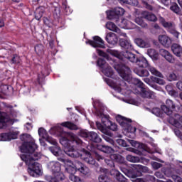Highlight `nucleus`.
<instances>
[{"label": "nucleus", "mask_w": 182, "mask_h": 182, "mask_svg": "<svg viewBox=\"0 0 182 182\" xmlns=\"http://www.w3.org/2000/svg\"><path fill=\"white\" fill-rule=\"evenodd\" d=\"M60 126H63V127H67V129H69L70 130H77V129H79L77 125L70 122H63L61 123Z\"/></svg>", "instance_id": "nucleus-35"}, {"label": "nucleus", "mask_w": 182, "mask_h": 182, "mask_svg": "<svg viewBox=\"0 0 182 182\" xmlns=\"http://www.w3.org/2000/svg\"><path fill=\"white\" fill-rule=\"evenodd\" d=\"M62 7L63 8L66 15H70V14L73 12V11L70 9V7L68 6V3L66 2L63 3Z\"/></svg>", "instance_id": "nucleus-49"}, {"label": "nucleus", "mask_w": 182, "mask_h": 182, "mask_svg": "<svg viewBox=\"0 0 182 182\" xmlns=\"http://www.w3.org/2000/svg\"><path fill=\"white\" fill-rule=\"evenodd\" d=\"M119 43L122 48H124V49H128V50H132L133 49V46L132 45L130 40L121 38L119 40Z\"/></svg>", "instance_id": "nucleus-28"}, {"label": "nucleus", "mask_w": 182, "mask_h": 182, "mask_svg": "<svg viewBox=\"0 0 182 182\" xmlns=\"http://www.w3.org/2000/svg\"><path fill=\"white\" fill-rule=\"evenodd\" d=\"M116 120L122 127L123 130L127 132V137L136 139V128L132 126V119H127V118L118 115L116 117Z\"/></svg>", "instance_id": "nucleus-7"}, {"label": "nucleus", "mask_w": 182, "mask_h": 182, "mask_svg": "<svg viewBox=\"0 0 182 182\" xmlns=\"http://www.w3.org/2000/svg\"><path fill=\"white\" fill-rule=\"evenodd\" d=\"M166 90H167L168 95L173 97H178V92L173 89V85H168L166 86Z\"/></svg>", "instance_id": "nucleus-36"}, {"label": "nucleus", "mask_w": 182, "mask_h": 182, "mask_svg": "<svg viewBox=\"0 0 182 182\" xmlns=\"http://www.w3.org/2000/svg\"><path fill=\"white\" fill-rule=\"evenodd\" d=\"M80 137H83L84 139H89L90 133H88L87 131L81 130L80 132Z\"/></svg>", "instance_id": "nucleus-60"}, {"label": "nucleus", "mask_w": 182, "mask_h": 182, "mask_svg": "<svg viewBox=\"0 0 182 182\" xmlns=\"http://www.w3.org/2000/svg\"><path fill=\"white\" fill-rule=\"evenodd\" d=\"M111 176H113L114 177H116V180L119 182V180H123V175L120 173V171L116 169H112L110 171Z\"/></svg>", "instance_id": "nucleus-40"}, {"label": "nucleus", "mask_w": 182, "mask_h": 182, "mask_svg": "<svg viewBox=\"0 0 182 182\" xmlns=\"http://www.w3.org/2000/svg\"><path fill=\"white\" fill-rule=\"evenodd\" d=\"M134 22L139 25L141 28H147V23L143 21V17H137L135 18Z\"/></svg>", "instance_id": "nucleus-43"}, {"label": "nucleus", "mask_w": 182, "mask_h": 182, "mask_svg": "<svg viewBox=\"0 0 182 182\" xmlns=\"http://www.w3.org/2000/svg\"><path fill=\"white\" fill-rule=\"evenodd\" d=\"M9 87L6 85H4L1 82V85H0V93H5L6 90H8ZM0 99H2V95H0Z\"/></svg>", "instance_id": "nucleus-55"}, {"label": "nucleus", "mask_w": 182, "mask_h": 182, "mask_svg": "<svg viewBox=\"0 0 182 182\" xmlns=\"http://www.w3.org/2000/svg\"><path fill=\"white\" fill-rule=\"evenodd\" d=\"M128 5H133L134 6H137L139 5V1L137 0H128Z\"/></svg>", "instance_id": "nucleus-63"}, {"label": "nucleus", "mask_w": 182, "mask_h": 182, "mask_svg": "<svg viewBox=\"0 0 182 182\" xmlns=\"http://www.w3.org/2000/svg\"><path fill=\"white\" fill-rule=\"evenodd\" d=\"M88 139L94 143H100V141H102V138H100V136H99V135L95 132H90Z\"/></svg>", "instance_id": "nucleus-32"}, {"label": "nucleus", "mask_w": 182, "mask_h": 182, "mask_svg": "<svg viewBox=\"0 0 182 182\" xmlns=\"http://www.w3.org/2000/svg\"><path fill=\"white\" fill-rule=\"evenodd\" d=\"M85 43L87 45H90L92 48H101L102 49H105V48H106L105 46V41L99 36H94L93 41L89 40L86 41Z\"/></svg>", "instance_id": "nucleus-16"}, {"label": "nucleus", "mask_w": 182, "mask_h": 182, "mask_svg": "<svg viewBox=\"0 0 182 182\" xmlns=\"http://www.w3.org/2000/svg\"><path fill=\"white\" fill-rule=\"evenodd\" d=\"M168 122L170 124L176 127V129H182V116L179 114H173L169 117Z\"/></svg>", "instance_id": "nucleus-15"}, {"label": "nucleus", "mask_w": 182, "mask_h": 182, "mask_svg": "<svg viewBox=\"0 0 182 182\" xmlns=\"http://www.w3.org/2000/svg\"><path fill=\"white\" fill-rule=\"evenodd\" d=\"M119 26L123 29H136V27L134 23H132V21H129L126 18L122 19Z\"/></svg>", "instance_id": "nucleus-22"}, {"label": "nucleus", "mask_w": 182, "mask_h": 182, "mask_svg": "<svg viewBox=\"0 0 182 182\" xmlns=\"http://www.w3.org/2000/svg\"><path fill=\"white\" fill-rule=\"evenodd\" d=\"M148 70H149V72H151V75H154V76H157L158 77L161 78L164 77L163 74H161L160 71L157 70V69L153 66L149 65Z\"/></svg>", "instance_id": "nucleus-38"}, {"label": "nucleus", "mask_w": 182, "mask_h": 182, "mask_svg": "<svg viewBox=\"0 0 182 182\" xmlns=\"http://www.w3.org/2000/svg\"><path fill=\"white\" fill-rule=\"evenodd\" d=\"M50 133L51 134H57L60 136V143L64 147V152L69 157L73 159H79V157L91 166H97L96 161L90 154V152L87 151L85 148L80 149L75 148V145L77 144L78 147H87V144L81 141L77 136L73 133L65 132L60 125H57L50 129Z\"/></svg>", "instance_id": "nucleus-1"}, {"label": "nucleus", "mask_w": 182, "mask_h": 182, "mask_svg": "<svg viewBox=\"0 0 182 182\" xmlns=\"http://www.w3.org/2000/svg\"><path fill=\"white\" fill-rule=\"evenodd\" d=\"M110 159L114 160V161H116L117 163H119V164H124L125 163L124 158L119 154H111Z\"/></svg>", "instance_id": "nucleus-31"}, {"label": "nucleus", "mask_w": 182, "mask_h": 182, "mask_svg": "<svg viewBox=\"0 0 182 182\" xmlns=\"http://www.w3.org/2000/svg\"><path fill=\"white\" fill-rule=\"evenodd\" d=\"M38 145L34 142H24L20 147V151L24 153L20 156L21 160L28 166L27 171L31 177L42 176V166L36 162L41 159V154L35 152Z\"/></svg>", "instance_id": "nucleus-2"}, {"label": "nucleus", "mask_w": 182, "mask_h": 182, "mask_svg": "<svg viewBox=\"0 0 182 182\" xmlns=\"http://www.w3.org/2000/svg\"><path fill=\"white\" fill-rule=\"evenodd\" d=\"M134 93H135V95H140V96L144 99H153V97H154V92L149 88H146V85L142 87L140 90H134Z\"/></svg>", "instance_id": "nucleus-14"}, {"label": "nucleus", "mask_w": 182, "mask_h": 182, "mask_svg": "<svg viewBox=\"0 0 182 182\" xmlns=\"http://www.w3.org/2000/svg\"><path fill=\"white\" fill-rule=\"evenodd\" d=\"M171 109H176V105L174 102L171 100H166V105L161 106V110L166 113L169 117L173 116V114H176V113H173V110Z\"/></svg>", "instance_id": "nucleus-17"}, {"label": "nucleus", "mask_w": 182, "mask_h": 182, "mask_svg": "<svg viewBox=\"0 0 182 182\" xmlns=\"http://www.w3.org/2000/svg\"><path fill=\"white\" fill-rule=\"evenodd\" d=\"M12 63L18 64L21 63V58L18 55H14L11 60Z\"/></svg>", "instance_id": "nucleus-61"}, {"label": "nucleus", "mask_w": 182, "mask_h": 182, "mask_svg": "<svg viewBox=\"0 0 182 182\" xmlns=\"http://www.w3.org/2000/svg\"><path fill=\"white\" fill-rule=\"evenodd\" d=\"M147 110H149V112H151V113L153 114H155V116H157L158 117L160 116L161 114V111H160V109L159 108H154L152 109H150L149 108H146Z\"/></svg>", "instance_id": "nucleus-53"}, {"label": "nucleus", "mask_w": 182, "mask_h": 182, "mask_svg": "<svg viewBox=\"0 0 182 182\" xmlns=\"http://www.w3.org/2000/svg\"><path fill=\"white\" fill-rule=\"evenodd\" d=\"M35 52L38 55V56H42L43 54L44 50H43V45L38 44L35 47Z\"/></svg>", "instance_id": "nucleus-45"}, {"label": "nucleus", "mask_w": 182, "mask_h": 182, "mask_svg": "<svg viewBox=\"0 0 182 182\" xmlns=\"http://www.w3.org/2000/svg\"><path fill=\"white\" fill-rule=\"evenodd\" d=\"M43 22L45 25L48 26V28H50V26H52V23H53V21L50 20V18H48V17L43 18Z\"/></svg>", "instance_id": "nucleus-57"}, {"label": "nucleus", "mask_w": 182, "mask_h": 182, "mask_svg": "<svg viewBox=\"0 0 182 182\" xmlns=\"http://www.w3.org/2000/svg\"><path fill=\"white\" fill-rule=\"evenodd\" d=\"M102 137L105 139L106 141H107L108 143H110V144H112V146H114V141H113V139L110 138L109 134L104 133V134L102 135Z\"/></svg>", "instance_id": "nucleus-52"}, {"label": "nucleus", "mask_w": 182, "mask_h": 182, "mask_svg": "<svg viewBox=\"0 0 182 182\" xmlns=\"http://www.w3.org/2000/svg\"><path fill=\"white\" fill-rule=\"evenodd\" d=\"M98 150L100 151H103V153H106L107 154H110V153H114V149L113 148L106 146V145H97Z\"/></svg>", "instance_id": "nucleus-30"}, {"label": "nucleus", "mask_w": 182, "mask_h": 182, "mask_svg": "<svg viewBox=\"0 0 182 182\" xmlns=\"http://www.w3.org/2000/svg\"><path fill=\"white\" fill-rule=\"evenodd\" d=\"M60 161L64 163L65 170L67 173H76V171H79L80 174L82 177H87L90 176V169L86 166V165L82 164L80 161H77L75 164L71 160L65 159L63 158H58Z\"/></svg>", "instance_id": "nucleus-6"}, {"label": "nucleus", "mask_w": 182, "mask_h": 182, "mask_svg": "<svg viewBox=\"0 0 182 182\" xmlns=\"http://www.w3.org/2000/svg\"><path fill=\"white\" fill-rule=\"evenodd\" d=\"M159 22L165 28V29L173 35L176 39H178L180 36V33L176 30V24L173 22L166 21V19L163 17H159Z\"/></svg>", "instance_id": "nucleus-9"}, {"label": "nucleus", "mask_w": 182, "mask_h": 182, "mask_svg": "<svg viewBox=\"0 0 182 182\" xmlns=\"http://www.w3.org/2000/svg\"><path fill=\"white\" fill-rule=\"evenodd\" d=\"M147 55L149 57L152 58L153 60H157V59H159V53L153 48L147 50Z\"/></svg>", "instance_id": "nucleus-33"}, {"label": "nucleus", "mask_w": 182, "mask_h": 182, "mask_svg": "<svg viewBox=\"0 0 182 182\" xmlns=\"http://www.w3.org/2000/svg\"><path fill=\"white\" fill-rule=\"evenodd\" d=\"M168 80L169 82H174L176 80H178V77L177 76V75H176V73H171L168 76Z\"/></svg>", "instance_id": "nucleus-50"}, {"label": "nucleus", "mask_w": 182, "mask_h": 182, "mask_svg": "<svg viewBox=\"0 0 182 182\" xmlns=\"http://www.w3.org/2000/svg\"><path fill=\"white\" fill-rule=\"evenodd\" d=\"M143 151H146V153H149L151 154L157 153V146L156 144H154L153 148H150L146 145H144Z\"/></svg>", "instance_id": "nucleus-41"}, {"label": "nucleus", "mask_w": 182, "mask_h": 182, "mask_svg": "<svg viewBox=\"0 0 182 182\" xmlns=\"http://www.w3.org/2000/svg\"><path fill=\"white\" fill-rule=\"evenodd\" d=\"M159 42L164 48H170L171 46V38L167 35H160L158 37Z\"/></svg>", "instance_id": "nucleus-21"}, {"label": "nucleus", "mask_w": 182, "mask_h": 182, "mask_svg": "<svg viewBox=\"0 0 182 182\" xmlns=\"http://www.w3.org/2000/svg\"><path fill=\"white\" fill-rule=\"evenodd\" d=\"M151 166L154 170H158V168H160L161 167V164L158 162H152Z\"/></svg>", "instance_id": "nucleus-62"}, {"label": "nucleus", "mask_w": 182, "mask_h": 182, "mask_svg": "<svg viewBox=\"0 0 182 182\" xmlns=\"http://www.w3.org/2000/svg\"><path fill=\"white\" fill-rule=\"evenodd\" d=\"M134 42L139 48H150V43L142 38H136L134 40Z\"/></svg>", "instance_id": "nucleus-29"}, {"label": "nucleus", "mask_w": 182, "mask_h": 182, "mask_svg": "<svg viewBox=\"0 0 182 182\" xmlns=\"http://www.w3.org/2000/svg\"><path fill=\"white\" fill-rule=\"evenodd\" d=\"M140 2L146 8V9H149V11H153V6L149 5L148 0H139Z\"/></svg>", "instance_id": "nucleus-54"}, {"label": "nucleus", "mask_w": 182, "mask_h": 182, "mask_svg": "<svg viewBox=\"0 0 182 182\" xmlns=\"http://www.w3.org/2000/svg\"><path fill=\"white\" fill-rule=\"evenodd\" d=\"M97 66H99L101 72L105 74L107 77L113 79L114 77V73L109 64L106 63V60L103 58H99L97 61Z\"/></svg>", "instance_id": "nucleus-10"}, {"label": "nucleus", "mask_w": 182, "mask_h": 182, "mask_svg": "<svg viewBox=\"0 0 182 182\" xmlns=\"http://www.w3.org/2000/svg\"><path fill=\"white\" fill-rule=\"evenodd\" d=\"M107 53L111 55L114 58H117L119 60H124L127 59L132 63H136L139 68H148L149 66V61L144 57L137 58L135 54L127 50L125 52L120 53L117 50H112L110 48L107 49Z\"/></svg>", "instance_id": "nucleus-5"}, {"label": "nucleus", "mask_w": 182, "mask_h": 182, "mask_svg": "<svg viewBox=\"0 0 182 182\" xmlns=\"http://www.w3.org/2000/svg\"><path fill=\"white\" fill-rule=\"evenodd\" d=\"M141 176V172L138 171L136 174H132V175H128V177H130L132 179L133 182H144V179L141 178H139Z\"/></svg>", "instance_id": "nucleus-39"}, {"label": "nucleus", "mask_w": 182, "mask_h": 182, "mask_svg": "<svg viewBox=\"0 0 182 182\" xmlns=\"http://www.w3.org/2000/svg\"><path fill=\"white\" fill-rule=\"evenodd\" d=\"M48 149L50 151L52 154L55 156L56 157H59L60 156V152L62 150H60V147H59L58 145L55 146H50Z\"/></svg>", "instance_id": "nucleus-37"}, {"label": "nucleus", "mask_w": 182, "mask_h": 182, "mask_svg": "<svg viewBox=\"0 0 182 182\" xmlns=\"http://www.w3.org/2000/svg\"><path fill=\"white\" fill-rule=\"evenodd\" d=\"M104 80L108 86L112 87V89L118 93H122V92H123V90L127 87L126 83L123 80H113L110 78H104Z\"/></svg>", "instance_id": "nucleus-8"}, {"label": "nucleus", "mask_w": 182, "mask_h": 182, "mask_svg": "<svg viewBox=\"0 0 182 182\" xmlns=\"http://www.w3.org/2000/svg\"><path fill=\"white\" fill-rule=\"evenodd\" d=\"M151 80L155 83H158V85H166V81L161 78H157L156 77L151 76Z\"/></svg>", "instance_id": "nucleus-48"}, {"label": "nucleus", "mask_w": 182, "mask_h": 182, "mask_svg": "<svg viewBox=\"0 0 182 182\" xmlns=\"http://www.w3.org/2000/svg\"><path fill=\"white\" fill-rule=\"evenodd\" d=\"M126 159H127V161H130V163H140V158H139V156L127 155Z\"/></svg>", "instance_id": "nucleus-44"}, {"label": "nucleus", "mask_w": 182, "mask_h": 182, "mask_svg": "<svg viewBox=\"0 0 182 182\" xmlns=\"http://www.w3.org/2000/svg\"><path fill=\"white\" fill-rule=\"evenodd\" d=\"M134 72L141 77H147V76H150V73H149L147 70H144L143 68H135L134 69Z\"/></svg>", "instance_id": "nucleus-27"}, {"label": "nucleus", "mask_w": 182, "mask_h": 182, "mask_svg": "<svg viewBox=\"0 0 182 182\" xmlns=\"http://www.w3.org/2000/svg\"><path fill=\"white\" fill-rule=\"evenodd\" d=\"M38 134L40 137H42V139H44V140H46V139L49 137V136L48 135V132L43 128L38 129Z\"/></svg>", "instance_id": "nucleus-46"}, {"label": "nucleus", "mask_w": 182, "mask_h": 182, "mask_svg": "<svg viewBox=\"0 0 182 182\" xmlns=\"http://www.w3.org/2000/svg\"><path fill=\"white\" fill-rule=\"evenodd\" d=\"M117 143L119 144V146H122V147H127V143L124 139H117Z\"/></svg>", "instance_id": "nucleus-59"}, {"label": "nucleus", "mask_w": 182, "mask_h": 182, "mask_svg": "<svg viewBox=\"0 0 182 182\" xmlns=\"http://www.w3.org/2000/svg\"><path fill=\"white\" fill-rule=\"evenodd\" d=\"M48 168L52 171L53 177L51 178H60V180L65 179V175L60 172V163L58 161H51L48 164Z\"/></svg>", "instance_id": "nucleus-11"}, {"label": "nucleus", "mask_w": 182, "mask_h": 182, "mask_svg": "<svg viewBox=\"0 0 182 182\" xmlns=\"http://www.w3.org/2000/svg\"><path fill=\"white\" fill-rule=\"evenodd\" d=\"M97 53L99 55V56H102V58L107 59L110 65H113L114 69H116L119 76L122 77L123 80H125V82H127L128 83H132L136 86V87L132 90V92H134L135 89H136V90H140L141 88L144 86V83H143L141 80L138 78H133L132 77V71L129 67L126 66L125 65L118 64L117 60L110 58L109 54L106 53L102 50L97 49Z\"/></svg>", "instance_id": "nucleus-3"}, {"label": "nucleus", "mask_w": 182, "mask_h": 182, "mask_svg": "<svg viewBox=\"0 0 182 182\" xmlns=\"http://www.w3.org/2000/svg\"><path fill=\"white\" fill-rule=\"evenodd\" d=\"M18 134H19V132L18 131L0 134V141H11V140H15V139H17Z\"/></svg>", "instance_id": "nucleus-18"}, {"label": "nucleus", "mask_w": 182, "mask_h": 182, "mask_svg": "<svg viewBox=\"0 0 182 182\" xmlns=\"http://www.w3.org/2000/svg\"><path fill=\"white\" fill-rule=\"evenodd\" d=\"M46 141H48V143H50V144H53V146H58V141H56V139L48 136L46 139Z\"/></svg>", "instance_id": "nucleus-56"}, {"label": "nucleus", "mask_w": 182, "mask_h": 182, "mask_svg": "<svg viewBox=\"0 0 182 182\" xmlns=\"http://www.w3.org/2000/svg\"><path fill=\"white\" fill-rule=\"evenodd\" d=\"M43 12H45V7L40 6L36 9L35 12V18L37 21H39L42 16H43Z\"/></svg>", "instance_id": "nucleus-34"}, {"label": "nucleus", "mask_w": 182, "mask_h": 182, "mask_svg": "<svg viewBox=\"0 0 182 182\" xmlns=\"http://www.w3.org/2000/svg\"><path fill=\"white\" fill-rule=\"evenodd\" d=\"M106 28L107 29H109V31H112V32H116V33H118L120 36H124V38H126L127 35L126 33L122 32V30L117 27L114 23L112 21H108L106 23Z\"/></svg>", "instance_id": "nucleus-19"}, {"label": "nucleus", "mask_w": 182, "mask_h": 182, "mask_svg": "<svg viewBox=\"0 0 182 182\" xmlns=\"http://www.w3.org/2000/svg\"><path fill=\"white\" fill-rule=\"evenodd\" d=\"M123 15H124V9L121 7H116L111 11H107L108 19H114L117 23L119 22L120 16Z\"/></svg>", "instance_id": "nucleus-13"}, {"label": "nucleus", "mask_w": 182, "mask_h": 182, "mask_svg": "<svg viewBox=\"0 0 182 182\" xmlns=\"http://www.w3.org/2000/svg\"><path fill=\"white\" fill-rule=\"evenodd\" d=\"M105 41H107L109 45H116L119 41V38H117V36L114 34V33H108L105 37Z\"/></svg>", "instance_id": "nucleus-23"}, {"label": "nucleus", "mask_w": 182, "mask_h": 182, "mask_svg": "<svg viewBox=\"0 0 182 182\" xmlns=\"http://www.w3.org/2000/svg\"><path fill=\"white\" fill-rule=\"evenodd\" d=\"M95 158L98 161H100L101 160H105L106 164H107V166H109V167H114V160L111 159L110 156L109 159H107L102 156L100 154L97 153H95Z\"/></svg>", "instance_id": "nucleus-25"}, {"label": "nucleus", "mask_w": 182, "mask_h": 182, "mask_svg": "<svg viewBox=\"0 0 182 182\" xmlns=\"http://www.w3.org/2000/svg\"><path fill=\"white\" fill-rule=\"evenodd\" d=\"M48 75H49V73H48V71H46V73H43V71H42L41 74H38V83H41V82H42V80L45 79V77Z\"/></svg>", "instance_id": "nucleus-51"}, {"label": "nucleus", "mask_w": 182, "mask_h": 182, "mask_svg": "<svg viewBox=\"0 0 182 182\" xmlns=\"http://www.w3.org/2000/svg\"><path fill=\"white\" fill-rule=\"evenodd\" d=\"M93 106L96 115L101 119L102 122V123H100L99 121L96 122L97 128L98 130L102 132V133H106L110 137H113V134L108 130L116 132V130H117V124L110 121V117H109V115L105 114V107L103 106V104L99 101V100L94 102Z\"/></svg>", "instance_id": "nucleus-4"}, {"label": "nucleus", "mask_w": 182, "mask_h": 182, "mask_svg": "<svg viewBox=\"0 0 182 182\" xmlns=\"http://www.w3.org/2000/svg\"><path fill=\"white\" fill-rule=\"evenodd\" d=\"M100 182H112L106 175H101L99 177Z\"/></svg>", "instance_id": "nucleus-58"}, {"label": "nucleus", "mask_w": 182, "mask_h": 182, "mask_svg": "<svg viewBox=\"0 0 182 182\" xmlns=\"http://www.w3.org/2000/svg\"><path fill=\"white\" fill-rule=\"evenodd\" d=\"M142 18L149 21L150 22H156L157 21V17L153 13H150L149 11H143L141 13Z\"/></svg>", "instance_id": "nucleus-26"}, {"label": "nucleus", "mask_w": 182, "mask_h": 182, "mask_svg": "<svg viewBox=\"0 0 182 182\" xmlns=\"http://www.w3.org/2000/svg\"><path fill=\"white\" fill-rule=\"evenodd\" d=\"M171 11L172 12H174V14H176V15H181V10L180 9V7L177 4V3H173L170 6Z\"/></svg>", "instance_id": "nucleus-42"}, {"label": "nucleus", "mask_w": 182, "mask_h": 182, "mask_svg": "<svg viewBox=\"0 0 182 182\" xmlns=\"http://www.w3.org/2000/svg\"><path fill=\"white\" fill-rule=\"evenodd\" d=\"M159 54L161 55V56H162V58H164L165 60L168 62V63H174V62H176V58H174L173 54H171L168 50L164 48H161L159 50Z\"/></svg>", "instance_id": "nucleus-20"}, {"label": "nucleus", "mask_w": 182, "mask_h": 182, "mask_svg": "<svg viewBox=\"0 0 182 182\" xmlns=\"http://www.w3.org/2000/svg\"><path fill=\"white\" fill-rule=\"evenodd\" d=\"M15 117H16V112L12 109H11V113L9 114L0 111V129L6 127V123L14 122Z\"/></svg>", "instance_id": "nucleus-12"}, {"label": "nucleus", "mask_w": 182, "mask_h": 182, "mask_svg": "<svg viewBox=\"0 0 182 182\" xmlns=\"http://www.w3.org/2000/svg\"><path fill=\"white\" fill-rule=\"evenodd\" d=\"M172 178L174 180L175 182H182L181 177H180L178 176L173 175L172 176Z\"/></svg>", "instance_id": "nucleus-64"}, {"label": "nucleus", "mask_w": 182, "mask_h": 182, "mask_svg": "<svg viewBox=\"0 0 182 182\" xmlns=\"http://www.w3.org/2000/svg\"><path fill=\"white\" fill-rule=\"evenodd\" d=\"M171 51L173 52L175 56L177 58H181L182 56V46L178 43H173L171 46Z\"/></svg>", "instance_id": "nucleus-24"}, {"label": "nucleus", "mask_w": 182, "mask_h": 182, "mask_svg": "<svg viewBox=\"0 0 182 182\" xmlns=\"http://www.w3.org/2000/svg\"><path fill=\"white\" fill-rule=\"evenodd\" d=\"M70 174L69 178L70 181L73 182H82V179H80V177L75 176L76 173H68Z\"/></svg>", "instance_id": "nucleus-47"}]
</instances>
